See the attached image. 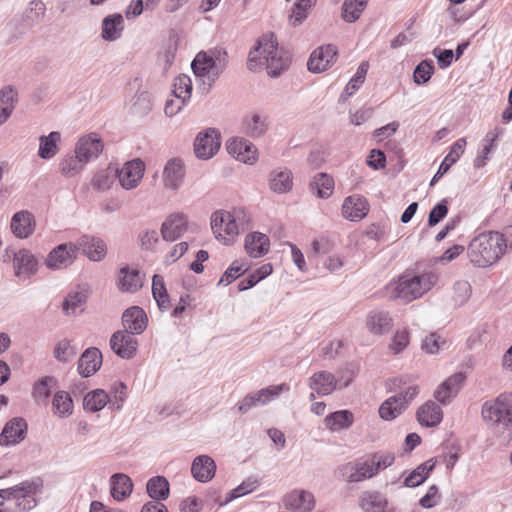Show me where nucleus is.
<instances>
[{
	"mask_svg": "<svg viewBox=\"0 0 512 512\" xmlns=\"http://www.w3.org/2000/svg\"><path fill=\"white\" fill-rule=\"evenodd\" d=\"M119 289L123 292L135 293L143 286V279L138 269H130L128 265L120 269Z\"/></svg>",
	"mask_w": 512,
	"mask_h": 512,
	"instance_id": "30",
	"label": "nucleus"
},
{
	"mask_svg": "<svg viewBox=\"0 0 512 512\" xmlns=\"http://www.w3.org/2000/svg\"><path fill=\"white\" fill-rule=\"evenodd\" d=\"M144 172L145 163L140 158L127 161L120 170L118 169L119 183L126 190L136 188Z\"/></svg>",
	"mask_w": 512,
	"mask_h": 512,
	"instance_id": "9",
	"label": "nucleus"
},
{
	"mask_svg": "<svg viewBox=\"0 0 512 512\" xmlns=\"http://www.w3.org/2000/svg\"><path fill=\"white\" fill-rule=\"evenodd\" d=\"M102 365V353L97 347L87 348L78 360V372L83 378L94 375Z\"/></svg>",
	"mask_w": 512,
	"mask_h": 512,
	"instance_id": "19",
	"label": "nucleus"
},
{
	"mask_svg": "<svg viewBox=\"0 0 512 512\" xmlns=\"http://www.w3.org/2000/svg\"><path fill=\"white\" fill-rule=\"evenodd\" d=\"M174 96L181 100V104L184 105L191 97L192 93V81L186 74H181L175 78L174 81Z\"/></svg>",
	"mask_w": 512,
	"mask_h": 512,
	"instance_id": "53",
	"label": "nucleus"
},
{
	"mask_svg": "<svg viewBox=\"0 0 512 512\" xmlns=\"http://www.w3.org/2000/svg\"><path fill=\"white\" fill-rule=\"evenodd\" d=\"M466 379L464 372H457L448 377L434 392V397L440 403L446 405L450 400L457 396Z\"/></svg>",
	"mask_w": 512,
	"mask_h": 512,
	"instance_id": "16",
	"label": "nucleus"
},
{
	"mask_svg": "<svg viewBox=\"0 0 512 512\" xmlns=\"http://www.w3.org/2000/svg\"><path fill=\"white\" fill-rule=\"evenodd\" d=\"M76 251H81L89 260L101 261L107 254V246L99 237L82 235L73 244Z\"/></svg>",
	"mask_w": 512,
	"mask_h": 512,
	"instance_id": "10",
	"label": "nucleus"
},
{
	"mask_svg": "<svg viewBox=\"0 0 512 512\" xmlns=\"http://www.w3.org/2000/svg\"><path fill=\"white\" fill-rule=\"evenodd\" d=\"M248 268H245L243 265L239 264L238 261H234L223 273L220 278L218 285H229L241 275H243Z\"/></svg>",
	"mask_w": 512,
	"mask_h": 512,
	"instance_id": "61",
	"label": "nucleus"
},
{
	"mask_svg": "<svg viewBox=\"0 0 512 512\" xmlns=\"http://www.w3.org/2000/svg\"><path fill=\"white\" fill-rule=\"evenodd\" d=\"M309 386L318 395L326 396L336 390L337 380L332 373L328 371H319L310 377Z\"/></svg>",
	"mask_w": 512,
	"mask_h": 512,
	"instance_id": "27",
	"label": "nucleus"
},
{
	"mask_svg": "<svg viewBox=\"0 0 512 512\" xmlns=\"http://www.w3.org/2000/svg\"><path fill=\"white\" fill-rule=\"evenodd\" d=\"M341 472L346 477V481L350 483L361 482L374 477L372 469L362 459L347 463L341 468Z\"/></svg>",
	"mask_w": 512,
	"mask_h": 512,
	"instance_id": "25",
	"label": "nucleus"
},
{
	"mask_svg": "<svg viewBox=\"0 0 512 512\" xmlns=\"http://www.w3.org/2000/svg\"><path fill=\"white\" fill-rule=\"evenodd\" d=\"M123 16L120 13L110 14L102 20L101 37L105 41H116L123 31Z\"/></svg>",
	"mask_w": 512,
	"mask_h": 512,
	"instance_id": "33",
	"label": "nucleus"
},
{
	"mask_svg": "<svg viewBox=\"0 0 512 512\" xmlns=\"http://www.w3.org/2000/svg\"><path fill=\"white\" fill-rule=\"evenodd\" d=\"M17 92L12 86L0 90V125L5 123L15 108Z\"/></svg>",
	"mask_w": 512,
	"mask_h": 512,
	"instance_id": "43",
	"label": "nucleus"
},
{
	"mask_svg": "<svg viewBox=\"0 0 512 512\" xmlns=\"http://www.w3.org/2000/svg\"><path fill=\"white\" fill-rule=\"evenodd\" d=\"M324 421L331 431H340L352 426L354 415L349 410H339L328 414Z\"/></svg>",
	"mask_w": 512,
	"mask_h": 512,
	"instance_id": "38",
	"label": "nucleus"
},
{
	"mask_svg": "<svg viewBox=\"0 0 512 512\" xmlns=\"http://www.w3.org/2000/svg\"><path fill=\"white\" fill-rule=\"evenodd\" d=\"M82 160L75 155H68L60 162L61 173L66 177H72L76 175L85 165Z\"/></svg>",
	"mask_w": 512,
	"mask_h": 512,
	"instance_id": "59",
	"label": "nucleus"
},
{
	"mask_svg": "<svg viewBox=\"0 0 512 512\" xmlns=\"http://www.w3.org/2000/svg\"><path fill=\"white\" fill-rule=\"evenodd\" d=\"M75 259L76 250L73 243H62L49 252L45 265L51 270H61L70 266Z\"/></svg>",
	"mask_w": 512,
	"mask_h": 512,
	"instance_id": "8",
	"label": "nucleus"
},
{
	"mask_svg": "<svg viewBox=\"0 0 512 512\" xmlns=\"http://www.w3.org/2000/svg\"><path fill=\"white\" fill-rule=\"evenodd\" d=\"M367 4L368 0H345L341 8L342 19L345 22L354 23L360 18Z\"/></svg>",
	"mask_w": 512,
	"mask_h": 512,
	"instance_id": "47",
	"label": "nucleus"
},
{
	"mask_svg": "<svg viewBox=\"0 0 512 512\" xmlns=\"http://www.w3.org/2000/svg\"><path fill=\"white\" fill-rule=\"evenodd\" d=\"M221 147V133L216 128H206L194 140V153L198 159L208 160L216 155Z\"/></svg>",
	"mask_w": 512,
	"mask_h": 512,
	"instance_id": "6",
	"label": "nucleus"
},
{
	"mask_svg": "<svg viewBox=\"0 0 512 512\" xmlns=\"http://www.w3.org/2000/svg\"><path fill=\"white\" fill-rule=\"evenodd\" d=\"M416 418L424 427H435L443 420V411L434 401L428 400L418 408Z\"/></svg>",
	"mask_w": 512,
	"mask_h": 512,
	"instance_id": "22",
	"label": "nucleus"
},
{
	"mask_svg": "<svg viewBox=\"0 0 512 512\" xmlns=\"http://www.w3.org/2000/svg\"><path fill=\"white\" fill-rule=\"evenodd\" d=\"M267 402H269V397L266 396V398H263L259 391L254 394H248L239 404L238 411L245 414L249 412L252 407L257 406L258 404L264 405Z\"/></svg>",
	"mask_w": 512,
	"mask_h": 512,
	"instance_id": "62",
	"label": "nucleus"
},
{
	"mask_svg": "<svg viewBox=\"0 0 512 512\" xmlns=\"http://www.w3.org/2000/svg\"><path fill=\"white\" fill-rule=\"evenodd\" d=\"M152 110L151 94L147 91L136 93L131 113L138 117L146 116Z\"/></svg>",
	"mask_w": 512,
	"mask_h": 512,
	"instance_id": "55",
	"label": "nucleus"
},
{
	"mask_svg": "<svg viewBox=\"0 0 512 512\" xmlns=\"http://www.w3.org/2000/svg\"><path fill=\"white\" fill-rule=\"evenodd\" d=\"M369 212V203L363 196L351 195L345 198L342 215L350 221H360Z\"/></svg>",
	"mask_w": 512,
	"mask_h": 512,
	"instance_id": "18",
	"label": "nucleus"
},
{
	"mask_svg": "<svg viewBox=\"0 0 512 512\" xmlns=\"http://www.w3.org/2000/svg\"><path fill=\"white\" fill-rule=\"evenodd\" d=\"M53 354L59 362L68 363L76 356L77 349L71 345L70 340L63 339L56 344Z\"/></svg>",
	"mask_w": 512,
	"mask_h": 512,
	"instance_id": "56",
	"label": "nucleus"
},
{
	"mask_svg": "<svg viewBox=\"0 0 512 512\" xmlns=\"http://www.w3.org/2000/svg\"><path fill=\"white\" fill-rule=\"evenodd\" d=\"M215 471V461L208 455L197 456L191 465L192 476L202 483L210 481L214 477Z\"/></svg>",
	"mask_w": 512,
	"mask_h": 512,
	"instance_id": "23",
	"label": "nucleus"
},
{
	"mask_svg": "<svg viewBox=\"0 0 512 512\" xmlns=\"http://www.w3.org/2000/svg\"><path fill=\"white\" fill-rule=\"evenodd\" d=\"M146 491L154 502H161L166 500L170 494L169 481L164 476H154L146 483Z\"/></svg>",
	"mask_w": 512,
	"mask_h": 512,
	"instance_id": "34",
	"label": "nucleus"
},
{
	"mask_svg": "<svg viewBox=\"0 0 512 512\" xmlns=\"http://www.w3.org/2000/svg\"><path fill=\"white\" fill-rule=\"evenodd\" d=\"M227 152L245 164H254L257 161V148L244 138H232L226 143Z\"/></svg>",
	"mask_w": 512,
	"mask_h": 512,
	"instance_id": "13",
	"label": "nucleus"
},
{
	"mask_svg": "<svg viewBox=\"0 0 512 512\" xmlns=\"http://www.w3.org/2000/svg\"><path fill=\"white\" fill-rule=\"evenodd\" d=\"M122 325L125 332L130 334L143 333L148 325V317L143 308L139 306H131L122 314Z\"/></svg>",
	"mask_w": 512,
	"mask_h": 512,
	"instance_id": "14",
	"label": "nucleus"
},
{
	"mask_svg": "<svg viewBox=\"0 0 512 512\" xmlns=\"http://www.w3.org/2000/svg\"><path fill=\"white\" fill-rule=\"evenodd\" d=\"M317 0H297L289 16L293 27L301 25L308 17L309 11L315 6Z\"/></svg>",
	"mask_w": 512,
	"mask_h": 512,
	"instance_id": "50",
	"label": "nucleus"
},
{
	"mask_svg": "<svg viewBox=\"0 0 512 512\" xmlns=\"http://www.w3.org/2000/svg\"><path fill=\"white\" fill-rule=\"evenodd\" d=\"M260 480L257 476H249L246 480H244L240 485H238L236 488L232 489L224 501L219 502V506H224L231 502L232 500L245 496L254 490L259 486Z\"/></svg>",
	"mask_w": 512,
	"mask_h": 512,
	"instance_id": "49",
	"label": "nucleus"
},
{
	"mask_svg": "<svg viewBox=\"0 0 512 512\" xmlns=\"http://www.w3.org/2000/svg\"><path fill=\"white\" fill-rule=\"evenodd\" d=\"M472 288L468 281L460 280L453 285V296L454 306L460 307L465 304L471 297Z\"/></svg>",
	"mask_w": 512,
	"mask_h": 512,
	"instance_id": "58",
	"label": "nucleus"
},
{
	"mask_svg": "<svg viewBox=\"0 0 512 512\" xmlns=\"http://www.w3.org/2000/svg\"><path fill=\"white\" fill-rule=\"evenodd\" d=\"M269 245L268 236L260 232L250 233L245 239V250L253 258H259L267 254Z\"/></svg>",
	"mask_w": 512,
	"mask_h": 512,
	"instance_id": "31",
	"label": "nucleus"
},
{
	"mask_svg": "<svg viewBox=\"0 0 512 512\" xmlns=\"http://www.w3.org/2000/svg\"><path fill=\"white\" fill-rule=\"evenodd\" d=\"M437 275L426 272L420 275H402L395 288V297L407 302L421 297L437 282Z\"/></svg>",
	"mask_w": 512,
	"mask_h": 512,
	"instance_id": "4",
	"label": "nucleus"
},
{
	"mask_svg": "<svg viewBox=\"0 0 512 512\" xmlns=\"http://www.w3.org/2000/svg\"><path fill=\"white\" fill-rule=\"evenodd\" d=\"M107 404L111 406V400L108 393L103 389H94L83 398V408L87 412H99Z\"/></svg>",
	"mask_w": 512,
	"mask_h": 512,
	"instance_id": "35",
	"label": "nucleus"
},
{
	"mask_svg": "<svg viewBox=\"0 0 512 512\" xmlns=\"http://www.w3.org/2000/svg\"><path fill=\"white\" fill-rule=\"evenodd\" d=\"M128 332L115 331L110 338L112 351L122 359H131L136 355L138 341Z\"/></svg>",
	"mask_w": 512,
	"mask_h": 512,
	"instance_id": "11",
	"label": "nucleus"
},
{
	"mask_svg": "<svg viewBox=\"0 0 512 512\" xmlns=\"http://www.w3.org/2000/svg\"><path fill=\"white\" fill-rule=\"evenodd\" d=\"M466 140L464 138L458 139L451 147L450 152L442 160L438 171L431 179L429 185L433 187L444 174H446L451 166L456 163L457 159L464 152Z\"/></svg>",
	"mask_w": 512,
	"mask_h": 512,
	"instance_id": "26",
	"label": "nucleus"
},
{
	"mask_svg": "<svg viewBox=\"0 0 512 512\" xmlns=\"http://www.w3.org/2000/svg\"><path fill=\"white\" fill-rule=\"evenodd\" d=\"M368 68V62L363 61L360 63L355 75L350 79L344 91L339 96V103H345L348 98L351 97L353 93L359 89L360 85L365 81Z\"/></svg>",
	"mask_w": 512,
	"mask_h": 512,
	"instance_id": "40",
	"label": "nucleus"
},
{
	"mask_svg": "<svg viewBox=\"0 0 512 512\" xmlns=\"http://www.w3.org/2000/svg\"><path fill=\"white\" fill-rule=\"evenodd\" d=\"M104 145L102 139L94 133L79 139L75 147V153L82 163H87L92 158H97L103 151Z\"/></svg>",
	"mask_w": 512,
	"mask_h": 512,
	"instance_id": "17",
	"label": "nucleus"
},
{
	"mask_svg": "<svg viewBox=\"0 0 512 512\" xmlns=\"http://www.w3.org/2000/svg\"><path fill=\"white\" fill-rule=\"evenodd\" d=\"M53 412L59 417H68L73 411V400L66 391H58L52 400Z\"/></svg>",
	"mask_w": 512,
	"mask_h": 512,
	"instance_id": "51",
	"label": "nucleus"
},
{
	"mask_svg": "<svg viewBox=\"0 0 512 512\" xmlns=\"http://www.w3.org/2000/svg\"><path fill=\"white\" fill-rule=\"evenodd\" d=\"M54 376H44L35 382L32 395L36 401L45 402L51 395V387L56 385Z\"/></svg>",
	"mask_w": 512,
	"mask_h": 512,
	"instance_id": "54",
	"label": "nucleus"
},
{
	"mask_svg": "<svg viewBox=\"0 0 512 512\" xmlns=\"http://www.w3.org/2000/svg\"><path fill=\"white\" fill-rule=\"evenodd\" d=\"M440 498L441 495L439 493V489L437 485L434 484L430 486L426 494L420 498L419 505L425 509H430L438 504Z\"/></svg>",
	"mask_w": 512,
	"mask_h": 512,
	"instance_id": "64",
	"label": "nucleus"
},
{
	"mask_svg": "<svg viewBox=\"0 0 512 512\" xmlns=\"http://www.w3.org/2000/svg\"><path fill=\"white\" fill-rule=\"evenodd\" d=\"M132 479L124 473H115L110 477V493L114 500L120 502L131 495Z\"/></svg>",
	"mask_w": 512,
	"mask_h": 512,
	"instance_id": "28",
	"label": "nucleus"
},
{
	"mask_svg": "<svg viewBox=\"0 0 512 512\" xmlns=\"http://www.w3.org/2000/svg\"><path fill=\"white\" fill-rule=\"evenodd\" d=\"M28 425L24 418L15 417L9 420L0 433V445L11 446L22 442L27 435Z\"/></svg>",
	"mask_w": 512,
	"mask_h": 512,
	"instance_id": "12",
	"label": "nucleus"
},
{
	"mask_svg": "<svg viewBox=\"0 0 512 512\" xmlns=\"http://www.w3.org/2000/svg\"><path fill=\"white\" fill-rule=\"evenodd\" d=\"M270 189L276 193H287L293 186V175L289 169L274 170L270 173Z\"/></svg>",
	"mask_w": 512,
	"mask_h": 512,
	"instance_id": "37",
	"label": "nucleus"
},
{
	"mask_svg": "<svg viewBox=\"0 0 512 512\" xmlns=\"http://www.w3.org/2000/svg\"><path fill=\"white\" fill-rule=\"evenodd\" d=\"M359 505L364 512H385L389 506L388 499L378 491L362 493Z\"/></svg>",
	"mask_w": 512,
	"mask_h": 512,
	"instance_id": "32",
	"label": "nucleus"
},
{
	"mask_svg": "<svg viewBox=\"0 0 512 512\" xmlns=\"http://www.w3.org/2000/svg\"><path fill=\"white\" fill-rule=\"evenodd\" d=\"M448 200L446 198L439 201L436 205L432 207L428 214V227H434L439 222H441L448 214Z\"/></svg>",
	"mask_w": 512,
	"mask_h": 512,
	"instance_id": "60",
	"label": "nucleus"
},
{
	"mask_svg": "<svg viewBox=\"0 0 512 512\" xmlns=\"http://www.w3.org/2000/svg\"><path fill=\"white\" fill-rule=\"evenodd\" d=\"M435 71L434 63L432 60L421 61L414 69L413 80L417 85L427 83Z\"/></svg>",
	"mask_w": 512,
	"mask_h": 512,
	"instance_id": "57",
	"label": "nucleus"
},
{
	"mask_svg": "<svg viewBox=\"0 0 512 512\" xmlns=\"http://www.w3.org/2000/svg\"><path fill=\"white\" fill-rule=\"evenodd\" d=\"M403 398L393 395L387 398L379 407V415L383 420L391 421L406 410L405 402H401Z\"/></svg>",
	"mask_w": 512,
	"mask_h": 512,
	"instance_id": "39",
	"label": "nucleus"
},
{
	"mask_svg": "<svg viewBox=\"0 0 512 512\" xmlns=\"http://www.w3.org/2000/svg\"><path fill=\"white\" fill-rule=\"evenodd\" d=\"M285 507L296 512H310L315 505L314 496L305 490H294L284 499Z\"/></svg>",
	"mask_w": 512,
	"mask_h": 512,
	"instance_id": "21",
	"label": "nucleus"
},
{
	"mask_svg": "<svg viewBox=\"0 0 512 512\" xmlns=\"http://www.w3.org/2000/svg\"><path fill=\"white\" fill-rule=\"evenodd\" d=\"M367 324L372 332L383 334L390 329L391 318L389 314L384 311L371 312L368 316Z\"/></svg>",
	"mask_w": 512,
	"mask_h": 512,
	"instance_id": "52",
	"label": "nucleus"
},
{
	"mask_svg": "<svg viewBox=\"0 0 512 512\" xmlns=\"http://www.w3.org/2000/svg\"><path fill=\"white\" fill-rule=\"evenodd\" d=\"M187 216L183 213L171 214L161 225L163 240L173 242L179 239L187 231Z\"/></svg>",
	"mask_w": 512,
	"mask_h": 512,
	"instance_id": "15",
	"label": "nucleus"
},
{
	"mask_svg": "<svg viewBox=\"0 0 512 512\" xmlns=\"http://www.w3.org/2000/svg\"><path fill=\"white\" fill-rule=\"evenodd\" d=\"M185 175L184 164L181 159L173 158L167 162L163 176L165 187L176 190L181 185Z\"/></svg>",
	"mask_w": 512,
	"mask_h": 512,
	"instance_id": "29",
	"label": "nucleus"
},
{
	"mask_svg": "<svg viewBox=\"0 0 512 512\" xmlns=\"http://www.w3.org/2000/svg\"><path fill=\"white\" fill-rule=\"evenodd\" d=\"M87 299L88 292L86 290L69 292L62 303L63 313L67 316L75 315L77 308H81L80 313H82L84 311L82 307L86 304Z\"/></svg>",
	"mask_w": 512,
	"mask_h": 512,
	"instance_id": "42",
	"label": "nucleus"
},
{
	"mask_svg": "<svg viewBox=\"0 0 512 512\" xmlns=\"http://www.w3.org/2000/svg\"><path fill=\"white\" fill-rule=\"evenodd\" d=\"M310 190L315 193L318 198L327 199L331 196L334 190V180L327 173L316 174L310 184Z\"/></svg>",
	"mask_w": 512,
	"mask_h": 512,
	"instance_id": "36",
	"label": "nucleus"
},
{
	"mask_svg": "<svg viewBox=\"0 0 512 512\" xmlns=\"http://www.w3.org/2000/svg\"><path fill=\"white\" fill-rule=\"evenodd\" d=\"M61 139V134L58 131H52L49 135H42L39 138L38 155L42 159H50L57 153V144Z\"/></svg>",
	"mask_w": 512,
	"mask_h": 512,
	"instance_id": "46",
	"label": "nucleus"
},
{
	"mask_svg": "<svg viewBox=\"0 0 512 512\" xmlns=\"http://www.w3.org/2000/svg\"><path fill=\"white\" fill-rule=\"evenodd\" d=\"M507 249V241L498 231L480 233L467 248L470 262L477 267H488L497 262Z\"/></svg>",
	"mask_w": 512,
	"mask_h": 512,
	"instance_id": "2",
	"label": "nucleus"
},
{
	"mask_svg": "<svg viewBox=\"0 0 512 512\" xmlns=\"http://www.w3.org/2000/svg\"><path fill=\"white\" fill-rule=\"evenodd\" d=\"M46 6L41 0H33L22 14V25L31 28L44 18Z\"/></svg>",
	"mask_w": 512,
	"mask_h": 512,
	"instance_id": "41",
	"label": "nucleus"
},
{
	"mask_svg": "<svg viewBox=\"0 0 512 512\" xmlns=\"http://www.w3.org/2000/svg\"><path fill=\"white\" fill-rule=\"evenodd\" d=\"M365 461L372 469L373 476H376L381 470L393 465L395 462V455L391 452L377 451L369 454Z\"/></svg>",
	"mask_w": 512,
	"mask_h": 512,
	"instance_id": "45",
	"label": "nucleus"
},
{
	"mask_svg": "<svg viewBox=\"0 0 512 512\" xmlns=\"http://www.w3.org/2000/svg\"><path fill=\"white\" fill-rule=\"evenodd\" d=\"M338 49L333 44H327L314 50L307 62V68L312 73H321L334 64Z\"/></svg>",
	"mask_w": 512,
	"mask_h": 512,
	"instance_id": "7",
	"label": "nucleus"
},
{
	"mask_svg": "<svg viewBox=\"0 0 512 512\" xmlns=\"http://www.w3.org/2000/svg\"><path fill=\"white\" fill-rule=\"evenodd\" d=\"M243 125L245 133L252 138L262 136L268 129L267 118L257 113L246 116Z\"/></svg>",
	"mask_w": 512,
	"mask_h": 512,
	"instance_id": "44",
	"label": "nucleus"
},
{
	"mask_svg": "<svg viewBox=\"0 0 512 512\" xmlns=\"http://www.w3.org/2000/svg\"><path fill=\"white\" fill-rule=\"evenodd\" d=\"M35 226L34 215L27 210L16 212L12 216L10 223L12 233L20 239H26L31 236L35 230Z\"/></svg>",
	"mask_w": 512,
	"mask_h": 512,
	"instance_id": "20",
	"label": "nucleus"
},
{
	"mask_svg": "<svg viewBox=\"0 0 512 512\" xmlns=\"http://www.w3.org/2000/svg\"><path fill=\"white\" fill-rule=\"evenodd\" d=\"M118 178V167L110 164L106 169L97 172L92 180L95 189L105 191L109 189Z\"/></svg>",
	"mask_w": 512,
	"mask_h": 512,
	"instance_id": "48",
	"label": "nucleus"
},
{
	"mask_svg": "<svg viewBox=\"0 0 512 512\" xmlns=\"http://www.w3.org/2000/svg\"><path fill=\"white\" fill-rule=\"evenodd\" d=\"M291 64V56L284 49H279L277 38L273 33L262 35L249 52L247 68L255 72L265 66L272 78L279 77Z\"/></svg>",
	"mask_w": 512,
	"mask_h": 512,
	"instance_id": "1",
	"label": "nucleus"
},
{
	"mask_svg": "<svg viewBox=\"0 0 512 512\" xmlns=\"http://www.w3.org/2000/svg\"><path fill=\"white\" fill-rule=\"evenodd\" d=\"M15 275L21 277L34 275L38 270V261L27 249H21L13 254Z\"/></svg>",
	"mask_w": 512,
	"mask_h": 512,
	"instance_id": "24",
	"label": "nucleus"
},
{
	"mask_svg": "<svg viewBox=\"0 0 512 512\" xmlns=\"http://www.w3.org/2000/svg\"><path fill=\"white\" fill-rule=\"evenodd\" d=\"M227 52L223 49H210L199 52L191 63V68L196 77L207 79L208 93L213 83L219 78L227 64Z\"/></svg>",
	"mask_w": 512,
	"mask_h": 512,
	"instance_id": "3",
	"label": "nucleus"
},
{
	"mask_svg": "<svg viewBox=\"0 0 512 512\" xmlns=\"http://www.w3.org/2000/svg\"><path fill=\"white\" fill-rule=\"evenodd\" d=\"M511 401L512 399L507 398L506 393H503L494 400L484 402L481 415L486 425L509 429L512 424Z\"/></svg>",
	"mask_w": 512,
	"mask_h": 512,
	"instance_id": "5",
	"label": "nucleus"
},
{
	"mask_svg": "<svg viewBox=\"0 0 512 512\" xmlns=\"http://www.w3.org/2000/svg\"><path fill=\"white\" fill-rule=\"evenodd\" d=\"M43 482L40 478L32 481H24L15 486L16 491L20 497H32L42 487Z\"/></svg>",
	"mask_w": 512,
	"mask_h": 512,
	"instance_id": "63",
	"label": "nucleus"
}]
</instances>
